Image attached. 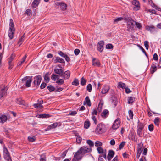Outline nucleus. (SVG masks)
Listing matches in <instances>:
<instances>
[{
  "mask_svg": "<svg viewBox=\"0 0 161 161\" xmlns=\"http://www.w3.org/2000/svg\"><path fill=\"white\" fill-rule=\"evenodd\" d=\"M106 131L105 125L103 124H99L97 125L95 130L97 134H101L105 133Z\"/></svg>",
  "mask_w": 161,
  "mask_h": 161,
  "instance_id": "obj_1",
  "label": "nucleus"
},
{
  "mask_svg": "<svg viewBox=\"0 0 161 161\" xmlns=\"http://www.w3.org/2000/svg\"><path fill=\"white\" fill-rule=\"evenodd\" d=\"M15 29L14 27L13 20L11 19H10L9 28L8 33V36L10 39H12L14 37Z\"/></svg>",
  "mask_w": 161,
  "mask_h": 161,
  "instance_id": "obj_2",
  "label": "nucleus"
},
{
  "mask_svg": "<svg viewBox=\"0 0 161 161\" xmlns=\"http://www.w3.org/2000/svg\"><path fill=\"white\" fill-rule=\"evenodd\" d=\"M32 76L31 77L26 76L22 79V82L23 83L25 82V86L27 87H29L31 86V83L32 81Z\"/></svg>",
  "mask_w": 161,
  "mask_h": 161,
  "instance_id": "obj_3",
  "label": "nucleus"
},
{
  "mask_svg": "<svg viewBox=\"0 0 161 161\" xmlns=\"http://www.w3.org/2000/svg\"><path fill=\"white\" fill-rule=\"evenodd\" d=\"M79 150L80 151V153H82V154L84 155L87 153L91 152L92 149L91 148L87 146H84L80 148Z\"/></svg>",
  "mask_w": 161,
  "mask_h": 161,
  "instance_id": "obj_4",
  "label": "nucleus"
},
{
  "mask_svg": "<svg viewBox=\"0 0 161 161\" xmlns=\"http://www.w3.org/2000/svg\"><path fill=\"white\" fill-rule=\"evenodd\" d=\"M34 80L33 84L35 86H37L40 85L42 80V77L40 75H38L34 77Z\"/></svg>",
  "mask_w": 161,
  "mask_h": 161,
  "instance_id": "obj_5",
  "label": "nucleus"
},
{
  "mask_svg": "<svg viewBox=\"0 0 161 161\" xmlns=\"http://www.w3.org/2000/svg\"><path fill=\"white\" fill-rule=\"evenodd\" d=\"M7 88L4 85L0 86V99L3 97V96L6 93V91Z\"/></svg>",
  "mask_w": 161,
  "mask_h": 161,
  "instance_id": "obj_6",
  "label": "nucleus"
},
{
  "mask_svg": "<svg viewBox=\"0 0 161 161\" xmlns=\"http://www.w3.org/2000/svg\"><path fill=\"white\" fill-rule=\"evenodd\" d=\"M120 120L119 118L116 119L114 122L112 128L114 130H116L120 126Z\"/></svg>",
  "mask_w": 161,
  "mask_h": 161,
  "instance_id": "obj_7",
  "label": "nucleus"
},
{
  "mask_svg": "<svg viewBox=\"0 0 161 161\" xmlns=\"http://www.w3.org/2000/svg\"><path fill=\"white\" fill-rule=\"evenodd\" d=\"M97 150L99 154H102L103 155V157L105 159H106V150L103 149L101 147H98L97 149Z\"/></svg>",
  "mask_w": 161,
  "mask_h": 161,
  "instance_id": "obj_8",
  "label": "nucleus"
},
{
  "mask_svg": "<svg viewBox=\"0 0 161 161\" xmlns=\"http://www.w3.org/2000/svg\"><path fill=\"white\" fill-rule=\"evenodd\" d=\"M104 42L103 41H99L97 45V50L100 52H102L103 49Z\"/></svg>",
  "mask_w": 161,
  "mask_h": 161,
  "instance_id": "obj_9",
  "label": "nucleus"
},
{
  "mask_svg": "<svg viewBox=\"0 0 161 161\" xmlns=\"http://www.w3.org/2000/svg\"><path fill=\"white\" fill-rule=\"evenodd\" d=\"M55 4L57 6L59 7L62 10H65L66 8L67 5L63 2H57Z\"/></svg>",
  "mask_w": 161,
  "mask_h": 161,
  "instance_id": "obj_10",
  "label": "nucleus"
},
{
  "mask_svg": "<svg viewBox=\"0 0 161 161\" xmlns=\"http://www.w3.org/2000/svg\"><path fill=\"white\" fill-rule=\"evenodd\" d=\"M134 22H131L130 23H127V31H131L134 29V24L133 23Z\"/></svg>",
  "mask_w": 161,
  "mask_h": 161,
  "instance_id": "obj_11",
  "label": "nucleus"
},
{
  "mask_svg": "<svg viewBox=\"0 0 161 161\" xmlns=\"http://www.w3.org/2000/svg\"><path fill=\"white\" fill-rule=\"evenodd\" d=\"M58 123L57 122H55L53 124L49 125L45 130L46 131L48 130H51L52 129H54L56 128L57 126L58 125Z\"/></svg>",
  "mask_w": 161,
  "mask_h": 161,
  "instance_id": "obj_12",
  "label": "nucleus"
},
{
  "mask_svg": "<svg viewBox=\"0 0 161 161\" xmlns=\"http://www.w3.org/2000/svg\"><path fill=\"white\" fill-rule=\"evenodd\" d=\"M114 152L112 150H110L108 151V153L107 156V158L108 161L110 160L113 158L114 155Z\"/></svg>",
  "mask_w": 161,
  "mask_h": 161,
  "instance_id": "obj_13",
  "label": "nucleus"
},
{
  "mask_svg": "<svg viewBox=\"0 0 161 161\" xmlns=\"http://www.w3.org/2000/svg\"><path fill=\"white\" fill-rule=\"evenodd\" d=\"M132 3L133 5L136 6V7L134 8L135 10H137L139 9V3L138 1L136 0H134L132 1Z\"/></svg>",
  "mask_w": 161,
  "mask_h": 161,
  "instance_id": "obj_14",
  "label": "nucleus"
},
{
  "mask_svg": "<svg viewBox=\"0 0 161 161\" xmlns=\"http://www.w3.org/2000/svg\"><path fill=\"white\" fill-rule=\"evenodd\" d=\"M74 157H75L81 160L83 156V155L82 154L80 151L79 150L76 152L75 153L74 155Z\"/></svg>",
  "mask_w": 161,
  "mask_h": 161,
  "instance_id": "obj_15",
  "label": "nucleus"
},
{
  "mask_svg": "<svg viewBox=\"0 0 161 161\" xmlns=\"http://www.w3.org/2000/svg\"><path fill=\"white\" fill-rule=\"evenodd\" d=\"M54 71L55 73L59 75L60 76H62L64 73L63 70L60 69L56 68L54 69Z\"/></svg>",
  "mask_w": 161,
  "mask_h": 161,
  "instance_id": "obj_16",
  "label": "nucleus"
},
{
  "mask_svg": "<svg viewBox=\"0 0 161 161\" xmlns=\"http://www.w3.org/2000/svg\"><path fill=\"white\" fill-rule=\"evenodd\" d=\"M54 62L55 63H65V61L63 58L59 57H56V58L54 60Z\"/></svg>",
  "mask_w": 161,
  "mask_h": 161,
  "instance_id": "obj_17",
  "label": "nucleus"
},
{
  "mask_svg": "<svg viewBox=\"0 0 161 161\" xmlns=\"http://www.w3.org/2000/svg\"><path fill=\"white\" fill-rule=\"evenodd\" d=\"M92 65L94 66H99L100 64L99 60L94 58L92 59Z\"/></svg>",
  "mask_w": 161,
  "mask_h": 161,
  "instance_id": "obj_18",
  "label": "nucleus"
},
{
  "mask_svg": "<svg viewBox=\"0 0 161 161\" xmlns=\"http://www.w3.org/2000/svg\"><path fill=\"white\" fill-rule=\"evenodd\" d=\"M41 0H34L31 4L32 7L35 8L38 5Z\"/></svg>",
  "mask_w": 161,
  "mask_h": 161,
  "instance_id": "obj_19",
  "label": "nucleus"
},
{
  "mask_svg": "<svg viewBox=\"0 0 161 161\" xmlns=\"http://www.w3.org/2000/svg\"><path fill=\"white\" fill-rule=\"evenodd\" d=\"M70 72L69 71L67 70L64 72L63 77L64 79H68L70 77Z\"/></svg>",
  "mask_w": 161,
  "mask_h": 161,
  "instance_id": "obj_20",
  "label": "nucleus"
},
{
  "mask_svg": "<svg viewBox=\"0 0 161 161\" xmlns=\"http://www.w3.org/2000/svg\"><path fill=\"white\" fill-rule=\"evenodd\" d=\"M86 103L87 105L89 106H90L91 105V102L90 99L88 96H87L85 98V101L84 102V104L85 105Z\"/></svg>",
  "mask_w": 161,
  "mask_h": 161,
  "instance_id": "obj_21",
  "label": "nucleus"
},
{
  "mask_svg": "<svg viewBox=\"0 0 161 161\" xmlns=\"http://www.w3.org/2000/svg\"><path fill=\"white\" fill-rule=\"evenodd\" d=\"M42 103L43 101L41 100L39 103L36 104H33V106L36 108H42Z\"/></svg>",
  "mask_w": 161,
  "mask_h": 161,
  "instance_id": "obj_22",
  "label": "nucleus"
},
{
  "mask_svg": "<svg viewBox=\"0 0 161 161\" xmlns=\"http://www.w3.org/2000/svg\"><path fill=\"white\" fill-rule=\"evenodd\" d=\"M7 119V117L5 115H3L2 116L0 117V122L3 123L6 121Z\"/></svg>",
  "mask_w": 161,
  "mask_h": 161,
  "instance_id": "obj_23",
  "label": "nucleus"
},
{
  "mask_svg": "<svg viewBox=\"0 0 161 161\" xmlns=\"http://www.w3.org/2000/svg\"><path fill=\"white\" fill-rule=\"evenodd\" d=\"M109 89V87L108 86H104V87L102 89L101 92L102 94L107 93Z\"/></svg>",
  "mask_w": 161,
  "mask_h": 161,
  "instance_id": "obj_24",
  "label": "nucleus"
},
{
  "mask_svg": "<svg viewBox=\"0 0 161 161\" xmlns=\"http://www.w3.org/2000/svg\"><path fill=\"white\" fill-rule=\"evenodd\" d=\"M109 111L108 110L105 109L104 110L102 113L101 116L103 118H106L108 115Z\"/></svg>",
  "mask_w": 161,
  "mask_h": 161,
  "instance_id": "obj_25",
  "label": "nucleus"
},
{
  "mask_svg": "<svg viewBox=\"0 0 161 161\" xmlns=\"http://www.w3.org/2000/svg\"><path fill=\"white\" fill-rule=\"evenodd\" d=\"M50 75V74L49 72L47 73L44 76V80L47 82L48 83L49 82L50 80V79L49 78V76Z\"/></svg>",
  "mask_w": 161,
  "mask_h": 161,
  "instance_id": "obj_26",
  "label": "nucleus"
},
{
  "mask_svg": "<svg viewBox=\"0 0 161 161\" xmlns=\"http://www.w3.org/2000/svg\"><path fill=\"white\" fill-rule=\"evenodd\" d=\"M146 28L147 30L150 31L151 32H153L154 30L155 27L153 25H148L146 26Z\"/></svg>",
  "mask_w": 161,
  "mask_h": 161,
  "instance_id": "obj_27",
  "label": "nucleus"
},
{
  "mask_svg": "<svg viewBox=\"0 0 161 161\" xmlns=\"http://www.w3.org/2000/svg\"><path fill=\"white\" fill-rule=\"evenodd\" d=\"M17 103L20 105H25V102L24 100H22L21 98H19L17 100Z\"/></svg>",
  "mask_w": 161,
  "mask_h": 161,
  "instance_id": "obj_28",
  "label": "nucleus"
},
{
  "mask_svg": "<svg viewBox=\"0 0 161 161\" xmlns=\"http://www.w3.org/2000/svg\"><path fill=\"white\" fill-rule=\"evenodd\" d=\"M51 79L54 81L58 80L59 79V76L57 75L53 74L51 77Z\"/></svg>",
  "mask_w": 161,
  "mask_h": 161,
  "instance_id": "obj_29",
  "label": "nucleus"
},
{
  "mask_svg": "<svg viewBox=\"0 0 161 161\" xmlns=\"http://www.w3.org/2000/svg\"><path fill=\"white\" fill-rule=\"evenodd\" d=\"M86 143L89 145L90 147H89L91 148L92 147L94 146V144L93 142L90 140H87L86 141Z\"/></svg>",
  "mask_w": 161,
  "mask_h": 161,
  "instance_id": "obj_30",
  "label": "nucleus"
},
{
  "mask_svg": "<svg viewBox=\"0 0 161 161\" xmlns=\"http://www.w3.org/2000/svg\"><path fill=\"white\" fill-rule=\"evenodd\" d=\"M36 137L34 136H30L28 137V140L31 142H32L35 141L36 140Z\"/></svg>",
  "mask_w": 161,
  "mask_h": 161,
  "instance_id": "obj_31",
  "label": "nucleus"
},
{
  "mask_svg": "<svg viewBox=\"0 0 161 161\" xmlns=\"http://www.w3.org/2000/svg\"><path fill=\"white\" fill-rule=\"evenodd\" d=\"M144 126V125L143 123L139 122L138 123L137 128V129L143 130Z\"/></svg>",
  "mask_w": 161,
  "mask_h": 161,
  "instance_id": "obj_32",
  "label": "nucleus"
},
{
  "mask_svg": "<svg viewBox=\"0 0 161 161\" xmlns=\"http://www.w3.org/2000/svg\"><path fill=\"white\" fill-rule=\"evenodd\" d=\"M119 87L122 88V89H125V85L124 83L122 82H119L118 84Z\"/></svg>",
  "mask_w": 161,
  "mask_h": 161,
  "instance_id": "obj_33",
  "label": "nucleus"
},
{
  "mask_svg": "<svg viewBox=\"0 0 161 161\" xmlns=\"http://www.w3.org/2000/svg\"><path fill=\"white\" fill-rule=\"evenodd\" d=\"M90 125V122L89 121H86L84 123V128L86 129H88Z\"/></svg>",
  "mask_w": 161,
  "mask_h": 161,
  "instance_id": "obj_34",
  "label": "nucleus"
},
{
  "mask_svg": "<svg viewBox=\"0 0 161 161\" xmlns=\"http://www.w3.org/2000/svg\"><path fill=\"white\" fill-rule=\"evenodd\" d=\"M27 55H25L22 58V60L20 62H19L18 64V66H20L25 61V60L26 58Z\"/></svg>",
  "mask_w": 161,
  "mask_h": 161,
  "instance_id": "obj_35",
  "label": "nucleus"
},
{
  "mask_svg": "<svg viewBox=\"0 0 161 161\" xmlns=\"http://www.w3.org/2000/svg\"><path fill=\"white\" fill-rule=\"evenodd\" d=\"M102 145V142L99 141H96L95 142V146L96 147H100Z\"/></svg>",
  "mask_w": 161,
  "mask_h": 161,
  "instance_id": "obj_36",
  "label": "nucleus"
},
{
  "mask_svg": "<svg viewBox=\"0 0 161 161\" xmlns=\"http://www.w3.org/2000/svg\"><path fill=\"white\" fill-rule=\"evenodd\" d=\"M135 98L133 97H129L128 101V103L129 104H130L132 103L133 102L135 101Z\"/></svg>",
  "mask_w": 161,
  "mask_h": 161,
  "instance_id": "obj_37",
  "label": "nucleus"
},
{
  "mask_svg": "<svg viewBox=\"0 0 161 161\" xmlns=\"http://www.w3.org/2000/svg\"><path fill=\"white\" fill-rule=\"evenodd\" d=\"M25 14L27 15L28 16H29L31 15L32 11L30 9H28L26 10L25 13Z\"/></svg>",
  "mask_w": 161,
  "mask_h": 161,
  "instance_id": "obj_38",
  "label": "nucleus"
},
{
  "mask_svg": "<svg viewBox=\"0 0 161 161\" xmlns=\"http://www.w3.org/2000/svg\"><path fill=\"white\" fill-rule=\"evenodd\" d=\"M142 130L137 129V134L140 137L142 136Z\"/></svg>",
  "mask_w": 161,
  "mask_h": 161,
  "instance_id": "obj_39",
  "label": "nucleus"
},
{
  "mask_svg": "<svg viewBox=\"0 0 161 161\" xmlns=\"http://www.w3.org/2000/svg\"><path fill=\"white\" fill-rule=\"evenodd\" d=\"M79 81L77 79H75L73 81L72 83V84L73 85L77 86L79 85Z\"/></svg>",
  "mask_w": 161,
  "mask_h": 161,
  "instance_id": "obj_40",
  "label": "nucleus"
},
{
  "mask_svg": "<svg viewBox=\"0 0 161 161\" xmlns=\"http://www.w3.org/2000/svg\"><path fill=\"white\" fill-rule=\"evenodd\" d=\"M25 37L24 35H23L22 37L19 39L18 41V43L19 44V45H21L24 40Z\"/></svg>",
  "mask_w": 161,
  "mask_h": 161,
  "instance_id": "obj_41",
  "label": "nucleus"
},
{
  "mask_svg": "<svg viewBox=\"0 0 161 161\" xmlns=\"http://www.w3.org/2000/svg\"><path fill=\"white\" fill-rule=\"evenodd\" d=\"M48 89L50 91L52 92L54 91L55 90L54 87L52 85H49L47 87Z\"/></svg>",
  "mask_w": 161,
  "mask_h": 161,
  "instance_id": "obj_42",
  "label": "nucleus"
},
{
  "mask_svg": "<svg viewBox=\"0 0 161 161\" xmlns=\"http://www.w3.org/2000/svg\"><path fill=\"white\" fill-rule=\"evenodd\" d=\"M86 81L85 79L83 77H82L81 79V82L80 84L82 85H85L86 83Z\"/></svg>",
  "mask_w": 161,
  "mask_h": 161,
  "instance_id": "obj_43",
  "label": "nucleus"
},
{
  "mask_svg": "<svg viewBox=\"0 0 161 161\" xmlns=\"http://www.w3.org/2000/svg\"><path fill=\"white\" fill-rule=\"evenodd\" d=\"M126 142H122L119 145V149L121 150L123 148L124 146L125 145Z\"/></svg>",
  "mask_w": 161,
  "mask_h": 161,
  "instance_id": "obj_44",
  "label": "nucleus"
},
{
  "mask_svg": "<svg viewBox=\"0 0 161 161\" xmlns=\"http://www.w3.org/2000/svg\"><path fill=\"white\" fill-rule=\"evenodd\" d=\"M125 20L127 21V23L131 22H135V21L130 17L125 18Z\"/></svg>",
  "mask_w": 161,
  "mask_h": 161,
  "instance_id": "obj_45",
  "label": "nucleus"
},
{
  "mask_svg": "<svg viewBox=\"0 0 161 161\" xmlns=\"http://www.w3.org/2000/svg\"><path fill=\"white\" fill-rule=\"evenodd\" d=\"M39 116L41 118H48L50 116L49 114H41L39 115Z\"/></svg>",
  "mask_w": 161,
  "mask_h": 161,
  "instance_id": "obj_46",
  "label": "nucleus"
},
{
  "mask_svg": "<svg viewBox=\"0 0 161 161\" xmlns=\"http://www.w3.org/2000/svg\"><path fill=\"white\" fill-rule=\"evenodd\" d=\"M123 20V18L122 17H119L114 19V22L115 23H117L118 22L120 21Z\"/></svg>",
  "mask_w": 161,
  "mask_h": 161,
  "instance_id": "obj_47",
  "label": "nucleus"
},
{
  "mask_svg": "<svg viewBox=\"0 0 161 161\" xmlns=\"http://www.w3.org/2000/svg\"><path fill=\"white\" fill-rule=\"evenodd\" d=\"M128 114L130 118V119H132L133 118V112L131 110H130L128 111Z\"/></svg>",
  "mask_w": 161,
  "mask_h": 161,
  "instance_id": "obj_48",
  "label": "nucleus"
},
{
  "mask_svg": "<svg viewBox=\"0 0 161 161\" xmlns=\"http://www.w3.org/2000/svg\"><path fill=\"white\" fill-rule=\"evenodd\" d=\"M135 24L136 27L138 29H140L142 28V26L141 23L135 21Z\"/></svg>",
  "mask_w": 161,
  "mask_h": 161,
  "instance_id": "obj_49",
  "label": "nucleus"
},
{
  "mask_svg": "<svg viewBox=\"0 0 161 161\" xmlns=\"http://www.w3.org/2000/svg\"><path fill=\"white\" fill-rule=\"evenodd\" d=\"M148 42L147 41H145L144 42V45L147 50H148L149 46Z\"/></svg>",
  "mask_w": 161,
  "mask_h": 161,
  "instance_id": "obj_50",
  "label": "nucleus"
},
{
  "mask_svg": "<svg viewBox=\"0 0 161 161\" xmlns=\"http://www.w3.org/2000/svg\"><path fill=\"white\" fill-rule=\"evenodd\" d=\"M64 81L62 79H59L58 80H57L56 83H58V85H61L63 84L64 83Z\"/></svg>",
  "mask_w": 161,
  "mask_h": 161,
  "instance_id": "obj_51",
  "label": "nucleus"
},
{
  "mask_svg": "<svg viewBox=\"0 0 161 161\" xmlns=\"http://www.w3.org/2000/svg\"><path fill=\"white\" fill-rule=\"evenodd\" d=\"M159 121V119L158 118H155L154 120V123L156 125L158 126V123Z\"/></svg>",
  "mask_w": 161,
  "mask_h": 161,
  "instance_id": "obj_52",
  "label": "nucleus"
},
{
  "mask_svg": "<svg viewBox=\"0 0 161 161\" xmlns=\"http://www.w3.org/2000/svg\"><path fill=\"white\" fill-rule=\"evenodd\" d=\"M58 53L59 55L61 56L64 58V57L65 56V55H66V54L62 52L61 51H58Z\"/></svg>",
  "mask_w": 161,
  "mask_h": 161,
  "instance_id": "obj_53",
  "label": "nucleus"
},
{
  "mask_svg": "<svg viewBox=\"0 0 161 161\" xmlns=\"http://www.w3.org/2000/svg\"><path fill=\"white\" fill-rule=\"evenodd\" d=\"M92 87L91 84H89L87 86V90L89 92H91L92 90Z\"/></svg>",
  "mask_w": 161,
  "mask_h": 161,
  "instance_id": "obj_54",
  "label": "nucleus"
},
{
  "mask_svg": "<svg viewBox=\"0 0 161 161\" xmlns=\"http://www.w3.org/2000/svg\"><path fill=\"white\" fill-rule=\"evenodd\" d=\"M142 150H139L137 151L136 158H138L140 156V155L142 153Z\"/></svg>",
  "mask_w": 161,
  "mask_h": 161,
  "instance_id": "obj_55",
  "label": "nucleus"
},
{
  "mask_svg": "<svg viewBox=\"0 0 161 161\" xmlns=\"http://www.w3.org/2000/svg\"><path fill=\"white\" fill-rule=\"evenodd\" d=\"M153 129V124H150L148 126V129L150 131H152Z\"/></svg>",
  "mask_w": 161,
  "mask_h": 161,
  "instance_id": "obj_56",
  "label": "nucleus"
},
{
  "mask_svg": "<svg viewBox=\"0 0 161 161\" xmlns=\"http://www.w3.org/2000/svg\"><path fill=\"white\" fill-rule=\"evenodd\" d=\"M157 69L156 66L155 65H153L152 66V69L151 70V72L152 74Z\"/></svg>",
  "mask_w": 161,
  "mask_h": 161,
  "instance_id": "obj_57",
  "label": "nucleus"
},
{
  "mask_svg": "<svg viewBox=\"0 0 161 161\" xmlns=\"http://www.w3.org/2000/svg\"><path fill=\"white\" fill-rule=\"evenodd\" d=\"M113 46L112 44H109L106 45V48L108 49H111L113 48Z\"/></svg>",
  "mask_w": 161,
  "mask_h": 161,
  "instance_id": "obj_58",
  "label": "nucleus"
},
{
  "mask_svg": "<svg viewBox=\"0 0 161 161\" xmlns=\"http://www.w3.org/2000/svg\"><path fill=\"white\" fill-rule=\"evenodd\" d=\"M46 85H47L46 83H44V82L42 83L41 84V85L40 86V88L41 89H43L46 87Z\"/></svg>",
  "mask_w": 161,
  "mask_h": 161,
  "instance_id": "obj_59",
  "label": "nucleus"
},
{
  "mask_svg": "<svg viewBox=\"0 0 161 161\" xmlns=\"http://www.w3.org/2000/svg\"><path fill=\"white\" fill-rule=\"evenodd\" d=\"M81 140L82 138L80 137L77 136V138H76V141L78 143H80V142H81Z\"/></svg>",
  "mask_w": 161,
  "mask_h": 161,
  "instance_id": "obj_60",
  "label": "nucleus"
},
{
  "mask_svg": "<svg viewBox=\"0 0 161 161\" xmlns=\"http://www.w3.org/2000/svg\"><path fill=\"white\" fill-rule=\"evenodd\" d=\"M76 114H77V112L76 111H73L70 112L69 113V114H68V115L74 116V115H76Z\"/></svg>",
  "mask_w": 161,
  "mask_h": 161,
  "instance_id": "obj_61",
  "label": "nucleus"
},
{
  "mask_svg": "<svg viewBox=\"0 0 161 161\" xmlns=\"http://www.w3.org/2000/svg\"><path fill=\"white\" fill-rule=\"evenodd\" d=\"M80 51L78 49H76L74 50V53L75 55H77L79 53Z\"/></svg>",
  "mask_w": 161,
  "mask_h": 161,
  "instance_id": "obj_62",
  "label": "nucleus"
},
{
  "mask_svg": "<svg viewBox=\"0 0 161 161\" xmlns=\"http://www.w3.org/2000/svg\"><path fill=\"white\" fill-rule=\"evenodd\" d=\"M102 104H101V102L100 103L98 104L97 109L98 111L100 112L101 111L102 109Z\"/></svg>",
  "mask_w": 161,
  "mask_h": 161,
  "instance_id": "obj_63",
  "label": "nucleus"
},
{
  "mask_svg": "<svg viewBox=\"0 0 161 161\" xmlns=\"http://www.w3.org/2000/svg\"><path fill=\"white\" fill-rule=\"evenodd\" d=\"M64 58H65V60L67 62H70V58L67 55H65Z\"/></svg>",
  "mask_w": 161,
  "mask_h": 161,
  "instance_id": "obj_64",
  "label": "nucleus"
}]
</instances>
